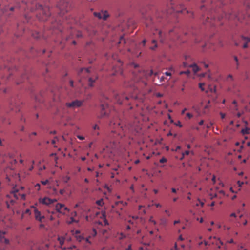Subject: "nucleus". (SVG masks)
<instances>
[{
  "label": "nucleus",
  "instance_id": "13d9d810",
  "mask_svg": "<svg viewBox=\"0 0 250 250\" xmlns=\"http://www.w3.org/2000/svg\"><path fill=\"white\" fill-rule=\"evenodd\" d=\"M210 199H212L213 198L216 197L217 196V195L216 194H215L214 195L210 194Z\"/></svg>",
  "mask_w": 250,
  "mask_h": 250
},
{
  "label": "nucleus",
  "instance_id": "dca6fc26",
  "mask_svg": "<svg viewBox=\"0 0 250 250\" xmlns=\"http://www.w3.org/2000/svg\"><path fill=\"white\" fill-rule=\"evenodd\" d=\"M189 67L192 68V70L194 73H197L199 71V67L195 63L190 65Z\"/></svg>",
  "mask_w": 250,
  "mask_h": 250
},
{
  "label": "nucleus",
  "instance_id": "7c9ffc66",
  "mask_svg": "<svg viewBox=\"0 0 250 250\" xmlns=\"http://www.w3.org/2000/svg\"><path fill=\"white\" fill-rule=\"evenodd\" d=\"M78 222V221H76V220L73 218V217H71L70 218V221H68V223L69 224H72V223H73V222Z\"/></svg>",
  "mask_w": 250,
  "mask_h": 250
},
{
  "label": "nucleus",
  "instance_id": "79ce46f5",
  "mask_svg": "<svg viewBox=\"0 0 250 250\" xmlns=\"http://www.w3.org/2000/svg\"><path fill=\"white\" fill-rule=\"evenodd\" d=\"M48 180H45L44 181H42L41 183L43 185H46L48 183Z\"/></svg>",
  "mask_w": 250,
  "mask_h": 250
},
{
  "label": "nucleus",
  "instance_id": "4be33fe9",
  "mask_svg": "<svg viewBox=\"0 0 250 250\" xmlns=\"http://www.w3.org/2000/svg\"><path fill=\"white\" fill-rule=\"evenodd\" d=\"M70 179V177L68 176H65L62 177V181L63 182L66 183H67L69 180Z\"/></svg>",
  "mask_w": 250,
  "mask_h": 250
},
{
  "label": "nucleus",
  "instance_id": "c9c22d12",
  "mask_svg": "<svg viewBox=\"0 0 250 250\" xmlns=\"http://www.w3.org/2000/svg\"><path fill=\"white\" fill-rule=\"evenodd\" d=\"M120 203H123V202L122 201H117V202H116L115 203V205H113L112 206V208H115V207L116 206H117Z\"/></svg>",
  "mask_w": 250,
  "mask_h": 250
},
{
  "label": "nucleus",
  "instance_id": "f704fd0d",
  "mask_svg": "<svg viewBox=\"0 0 250 250\" xmlns=\"http://www.w3.org/2000/svg\"><path fill=\"white\" fill-rule=\"evenodd\" d=\"M242 133L243 134H248L249 133V130L248 129H243L241 131Z\"/></svg>",
  "mask_w": 250,
  "mask_h": 250
},
{
  "label": "nucleus",
  "instance_id": "393cba45",
  "mask_svg": "<svg viewBox=\"0 0 250 250\" xmlns=\"http://www.w3.org/2000/svg\"><path fill=\"white\" fill-rule=\"evenodd\" d=\"M152 42V43L154 44V46L151 47L150 49L152 50H154L157 47L156 40H153Z\"/></svg>",
  "mask_w": 250,
  "mask_h": 250
},
{
  "label": "nucleus",
  "instance_id": "052dcab7",
  "mask_svg": "<svg viewBox=\"0 0 250 250\" xmlns=\"http://www.w3.org/2000/svg\"><path fill=\"white\" fill-rule=\"evenodd\" d=\"M178 240L183 241L184 240V238H183L182 235H180L178 237Z\"/></svg>",
  "mask_w": 250,
  "mask_h": 250
},
{
  "label": "nucleus",
  "instance_id": "4468645a",
  "mask_svg": "<svg viewBox=\"0 0 250 250\" xmlns=\"http://www.w3.org/2000/svg\"><path fill=\"white\" fill-rule=\"evenodd\" d=\"M97 235V231L95 229H93L92 232L90 234L89 237L88 238H85V241L89 244H90L91 242L89 241V239L92 237H95Z\"/></svg>",
  "mask_w": 250,
  "mask_h": 250
},
{
  "label": "nucleus",
  "instance_id": "bb28decb",
  "mask_svg": "<svg viewBox=\"0 0 250 250\" xmlns=\"http://www.w3.org/2000/svg\"><path fill=\"white\" fill-rule=\"evenodd\" d=\"M76 237L77 238V240L79 242H81L83 240H85V239H84V238L83 236H82L81 235H76Z\"/></svg>",
  "mask_w": 250,
  "mask_h": 250
},
{
  "label": "nucleus",
  "instance_id": "72a5a7b5",
  "mask_svg": "<svg viewBox=\"0 0 250 250\" xmlns=\"http://www.w3.org/2000/svg\"><path fill=\"white\" fill-rule=\"evenodd\" d=\"M216 244L218 248H221V246L223 245V243L221 241L219 240H218V242H217Z\"/></svg>",
  "mask_w": 250,
  "mask_h": 250
},
{
  "label": "nucleus",
  "instance_id": "58836bf2",
  "mask_svg": "<svg viewBox=\"0 0 250 250\" xmlns=\"http://www.w3.org/2000/svg\"><path fill=\"white\" fill-rule=\"evenodd\" d=\"M167 162V159H166L165 158H164V157L162 158L160 160V162L161 163H165V162Z\"/></svg>",
  "mask_w": 250,
  "mask_h": 250
},
{
  "label": "nucleus",
  "instance_id": "3c124183",
  "mask_svg": "<svg viewBox=\"0 0 250 250\" xmlns=\"http://www.w3.org/2000/svg\"><path fill=\"white\" fill-rule=\"evenodd\" d=\"M171 190L172 193H176L178 189H176L175 188H172Z\"/></svg>",
  "mask_w": 250,
  "mask_h": 250
},
{
  "label": "nucleus",
  "instance_id": "0eeeda50",
  "mask_svg": "<svg viewBox=\"0 0 250 250\" xmlns=\"http://www.w3.org/2000/svg\"><path fill=\"white\" fill-rule=\"evenodd\" d=\"M83 104V101L76 100L71 102L66 103L67 107L71 109H75L81 107Z\"/></svg>",
  "mask_w": 250,
  "mask_h": 250
},
{
  "label": "nucleus",
  "instance_id": "c756f323",
  "mask_svg": "<svg viewBox=\"0 0 250 250\" xmlns=\"http://www.w3.org/2000/svg\"><path fill=\"white\" fill-rule=\"evenodd\" d=\"M63 237H64L65 240L66 241V242H70L71 240V237L68 236L67 234H65L64 236H63Z\"/></svg>",
  "mask_w": 250,
  "mask_h": 250
},
{
  "label": "nucleus",
  "instance_id": "5fc2aeb1",
  "mask_svg": "<svg viewBox=\"0 0 250 250\" xmlns=\"http://www.w3.org/2000/svg\"><path fill=\"white\" fill-rule=\"evenodd\" d=\"M21 197V199H22V200H25V195L23 194H21L20 195Z\"/></svg>",
  "mask_w": 250,
  "mask_h": 250
},
{
  "label": "nucleus",
  "instance_id": "4c0bfd02",
  "mask_svg": "<svg viewBox=\"0 0 250 250\" xmlns=\"http://www.w3.org/2000/svg\"><path fill=\"white\" fill-rule=\"evenodd\" d=\"M100 127L98 126L97 125H95L93 127V131H95L96 130H99Z\"/></svg>",
  "mask_w": 250,
  "mask_h": 250
},
{
  "label": "nucleus",
  "instance_id": "6ab92c4d",
  "mask_svg": "<svg viewBox=\"0 0 250 250\" xmlns=\"http://www.w3.org/2000/svg\"><path fill=\"white\" fill-rule=\"evenodd\" d=\"M97 78V77H95L94 78H92V77H89L88 78V83H89V85L90 86H92L93 85H92L93 83L95 82V81Z\"/></svg>",
  "mask_w": 250,
  "mask_h": 250
},
{
  "label": "nucleus",
  "instance_id": "9b49d317",
  "mask_svg": "<svg viewBox=\"0 0 250 250\" xmlns=\"http://www.w3.org/2000/svg\"><path fill=\"white\" fill-rule=\"evenodd\" d=\"M215 0H203L202 2L204 3L203 5L201 6V10L204 12L205 10H207L208 9H210V7L208 5L209 3H213Z\"/></svg>",
  "mask_w": 250,
  "mask_h": 250
},
{
  "label": "nucleus",
  "instance_id": "6e6552de",
  "mask_svg": "<svg viewBox=\"0 0 250 250\" xmlns=\"http://www.w3.org/2000/svg\"><path fill=\"white\" fill-rule=\"evenodd\" d=\"M56 210L57 212L62 214H65L69 211V209L63 204L57 203L55 206Z\"/></svg>",
  "mask_w": 250,
  "mask_h": 250
},
{
  "label": "nucleus",
  "instance_id": "c03bdc74",
  "mask_svg": "<svg viewBox=\"0 0 250 250\" xmlns=\"http://www.w3.org/2000/svg\"><path fill=\"white\" fill-rule=\"evenodd\" d=\"M149 221L153 223L154 225L156 224V222L153 219L152 217H150V218L149 219Z\"/></svg>",
  "mask_w": 250,
  "mask_h": 250
},
{
  "label": "nucleus",
  "instance_id": "f8f14e48",
  "mask_svg": "<svg viewBox=\"0 0 250 250\" xmlns=\"http://www.w3.org/2000/svg\"><path fill=\"white\" fill-rule=\"evenodd\" d=\"M58 240L59 242L60 246L61 248V249L63 250H67V247L63 246V245L66 242L64 237L59 236L58 237Z\"/></svg>",
  "mask_w": 250,
  "mask_h": 250
},
{
  "label": "nucleus",
  "instance_id": "0e129e2a",
  "mask_svg": "<svg viewBox=\"0 0 250 250\" xmlns=\"http://www.w3.org/2000/svg\"><path fill=\"white\" fill-rule=\"evenodd\" d=\"M158 34H159V38H161L162 37V32L161 31H159L158 32Z\"/></svg>",
  "mask_w": 250,
  "mask_h": 250
},
{
  "label": "nucleus",
  "instance_id": "09e8293b",
  "mask_svg": "<svg viewBox=\"0 0 250 250\" xmlns=\"http://www.w3.org/2000/svg\"><path fill=\"white\" fill-rule=\"evenodd\" d=\"M189 151H185L183 153V155L184 156V155H189Z\"/></svg>",
  "mask_w": 250,
  "mask_h": 250
},
{
  "label": "nucleus",
  "instance_id": "2eb2a0df",
  "mask_svg": "<svg viewBox=\"0 0 250 250\" xmlns=\"http://www.w3.org/2000/svg\"><path fill=\"white\" fill-rule=\"evenodd\" d=\"M242 40L244 42L243 47L246 48L248 47V43L250 42V38L248 37H242Z\"/></svg>",
  "mask_w": 250,
  "mask_h": 250
},
{
  "label": "nucleus",
  "instance_id": "a211bd4d",
  "mask_svg": "<svg viewBox=\"0 0 250 250\" xmlns=\"http://www.w3.org/2000/svg\"><path fill=\"white\" fill-rule=\"evenodd\" d=\"M90 68H82L80 69V70L78 72V75L79 76H80L81 75V74L83 72V71H84L85 73H89V70H90Z\"/></svg>",
  "mask_w": 250,
  "mask_h": 250
},
{
  "label": "nucleus",
  "instance_id": "a878e982",
  "mask_svg": "<svg viewBox=\"0 0 250 250\" xmlns=\"http://www.w3.org/2000/svg\"><path fill=\"white\" fill-rule=\"evenodd\" d=\"M70 250H79L75 245L67 247V249Z\"/></svg>",
  "mask_w": 250,
  "mask_h": 250
},
{
  "label": "nucleus",
  "instance_id": "338daca9",
  "mask_svg": "<svg viewBox=\"0 0 250 250\" xmlns=\"http://www.w3.org/2000/svg\"><path fill=\"white\" fill-rule=\"evenodd\" d=\"M126 250H132L131 245H129L126 248Z\"/></svg>",
  "mask_w": 250,
  "mask_h": 250
},
{
  "label": "nucleus",
  "instance_id": "8fccbe9b",
  "mask_svg": "<svg viewBox=\"0 0 250 250\" xmlns=\"http://www.w3.org/2000/svg\"><path fill=\"white\" fill-rule=\"evenodd\" d=\"M161 224H162V225H165L166 224V220L162 219L161 220Z\"/></svg>",
  "mask_w": 250,
  "mask_h": 250
},
{
  "label": "nucleus",
  "instance_id": "473e14b6",
  "mask_svg": "<svg viewBox=\"0 0 250 250\" xmlns=\"http://www.w3.org/2000/svg\"><path fill=\"white\" fill-rule=\"evenodd\" d=\"M204 83H200L199 84V87L201 89V90L203 91H204Z\"/></svg>",
  "mask_w": 250,
  "mask_h": 250
},
{
  "label": "nucleus",
  "instance_id": "9d476101",
  "mask_svg": "<svg viewBox=\"0 0 250 250\" xmlns=\"http://www.w3.org/2000/svg\"><path fill=\"white\" fill-rule=\"evenodd\" d=\"M34 217L35 219L40 222H43L45 218L44 216L42 215L41 213L36 208H34Z\"/></svg>",
  "mask_w": 250,
  "mask_h": 250
},
{
  "label": "nucleus",
  "instance_id": "680f3d73",
  "mask_svg": "<svg viewBox=\"0 0 250 250\" xmlns=\"http://www.w3.org/2000/svg\"><path fill=\"white\" fill-rule=\"evenodd\" d=\"M97 130H96L95 131H93L94 134H95L96 135H99V132Z\"/></svg>",
  "mask_w": 250,
  "mask_h": 250
},
{
  "label": "nucleus",
  "instance_id": "39448f33",
  "mask_svg": "<svg viewBox=\"0 0 250 250\" xmlns=\"http://www.w3.org/2000/svg\"><path fill=\"white\" fill-rule=\"evenodd\" d=\"M104 98H103L102 100V102L104 103L101 104V110L100 114L98 115V118H99L108 116L110 112V108L108 105V102L104 101Z\"/></svg>",
  "mask_w": 250,
  "mask_h": 250
},
{
  "label": "nucleus",
  "instance_id": "5701e85b",
  "mask_svg": "<svg viewBox=\"0 0 250 250\" xmlns=\"http://www.w3.org/2000/svg\"><path fill=\"white\" fill-rule=\"evenodd\" d=\"M32 36L34 38L38 39L40 37L41 34L38 32H34L32 33Z\"/></svg>",
  "mask_w": 250,
  "mask_h": 250
},
{
  "label": "nucleus",
  "instance_id": "603ef678",
  "mask_svg": "<svg viewBox=\"0 0 250 250\" xmlns=\"http://www.w3.org/2000/svg\"><path fill=\"white\" fill-rule=\"evenodd\" d=\"M77 137L81 140H83L84 139V137L82 136L78 135Z\"/></svg>",
  "mask_w": 250,
  "mask_h": 250
},
{
  "label": "nucleus",
  "instance_id": "f03ea898",
  "mask_svg": "<svg viewBox=\"0 0 250 250\" xmlns=\"http://www.w3.org/2000/svg\"><path fill=\"white\" fill-rule=\"evenodd\" d=\"M205 15H207V16L205 23H209L211 26H214L217 25V22H218L221 20V18L223 19L224 18L225 19L229 20L237 19L238 21H240L241 22H242V21H241L240 19L239 15L236 14L234 12L229 13L228 14L224 13L223 16H222L221 17H218L217 19H216L214 17V15H213L212 12H210L209 13H208V12L205 13L204 14L202 15L203 18H204V17L205 16Z\"/></svg>",
  "mask_w": 250,
  "mask_h": 250
},
{
  "label": "nucleus",
  "instance_id": "cd10ccee",
  "mask_svg": "<svg viewBox=\"0 0 250 250\" xmlns=\"http://www.w3.org/2000/svg\"><path fill=\"white\" fill-rule=\"evenodd\" d=\"M234 59L235 61L236 62V69H238L239 68V66L238 59L236 56H234Z\"/></svg>",
  "mask_w": 250,
  "mask_h": 250
},
{
  "label": "nucleus",
  "instance_id": "e433bc0d",
  "mask_svg": "<svg viewBox=\"0 0 250 250\" xmlns=\"http://www.w3.org/2000/svg\"><path fill=\"white\" fill-rule=\"evenodd\" d=\"M35 188H36V189H37L38 191L40 190V184L38 183L37 184L35 185Z\"/></svg>",
  "mask_w": 250,
  "mask_h": 250
},
{
  "label": "nucleus",
  "instance_id": "de8ad7c7",
  "mask_svg": "<svg viewBox=\"0 0 250 250\" xmlns=\"http://www.w3.org/2000/svg\"><path fill=\"white\" fill-rule=\"evenodd\" d=\"M176 125L179 126L180 127H181L182 126V125H181V123L180 121H178L177 123H176Z\"/></svg>",
  "mask_w": 250,
  "mask_h": 250
},
{
  "label": "nucleus",
  "instance_id": "ddd939ff",
  "mask_svg": "<svg viewBox=\"0 0 250 250\" xmlns=\"http://www.w3.org/2000/svg\"><path fill=\"white\" fill-rule=\"evenodd\" d=\"M49 247L48 244H46L44 248H41L37 245H34L31 247V250H47Z\"/></svg>",
  "mask_w": 250,
  "mask_h": 250
},
{
  "label": "nucleus",
  "instance_id": "f3484780",
  "mask_svg": "<svg viewBox=\"0 0 250 250\" xmlns=\"http://www.w3.org/2000/svg\"><path fill=\"white\" fill-rule=\"evenodd\" d=\"M18 192V190L15 189L12 191L10 193L11 195L13 196L15 200H17L19 198V195H20V194H17Z\"/></svg>",
  "mask_w": 250,
  "mask_h": 250
},
{
  "label": "nucleus",
  "instance_id": "774afa93",
  "mask_svg": "<svg viewBox=\"0 0 250 250\" xmlns=\"http://www.w3.org/2000/svg\"><path fill=\"white\" fill-rule=\"evenodd\" d=\"M165 212L167 214L168 216H170V214L168 210H165Z\"/></svg>",
  "mask_w": 250,
  "mask_h": 250
},
{
  "label": "nucleus",
  "instance_id": "864d4df0",
  "mask_svg": "<svg viewBox=\"0 0 250 250\" xmlns=\"http://www.w3.org/2000/svg\"><path fill=\"white\" fill-rule=\"evenodd\" d=\"M220 115H221V118H222V119H224V118H225V116H226L225 114H224V113H223L221 112V113H220Z\"/></svg>",
  "mask_w": 250,
  "mask_h": 250
},
{
  "label": "nucleus",
  "instance_id": "4d7b16f0",
  "mask_svg": "<svg viewBox=\"0 0 250 250\" xmlns=\"http://www.w3.org/2000/svg\"><path fill=\"white\" fill-rule=\"evenodd\" d=\"M230 217H236L237 215L235 213H232L230 215Z\"/></svg>",
  "mask_w": 250,
  "mask_h": 250
},
{
  "label": "nucleus",
  "instance_id": "412c9836",
  "mask_svg": "<svg viewBox=\"0 0 250 250\" xmlns=\"http://www.w3.org/2000/svg\"><path fill=\"white\" fill-rule=\"evenodd\" d=\"M109 17V14H108L107 12L106 11H105L103 14V15H102V19L105 20L106 19Z\"/></svg>",
  "mask_w": 250,
  "mask_h": 250
},
{
  "label": "nucleus",
  "instance_id": "37998d69",
  "mask_svg": "<svg viewBox=\"0 0 250 250\" xmlns=\"http://www.w3.org/2000/svg\"><path fill=\"white\" fill-rule=\"evenodd\" d=\"M3 242L5 243V244H8L9 242V241L8 239L5 238V237H4V238L3 239Z\"/></svg>",
  "mask_w": 250,
  "mask_h": 250
},
{
  "label": "nucleus",
  "instance_id": "423d86ee",
  "mask_svg": "<svg viewBox=\"0 0 250 250\" xmlns=\"http://www.w3.org/2000/svg\"><path fill=\"white\" fill-rule=\"evenodd\" d=\"M57 6L60 11L59 13L60 16L64 15L70 9L69 4L65 0H61L58 3Z\"/></svg>",
  "mask_w": 250,
  "mask_h": 250
},
{
  "label": "nucleus",
  "instance_id": "7ed1b4c3",
  "mask_svg": "<svg viewBox=\"0 0 250 250\" xmlns=\"http://www.w3.org/2000/svg\"><path fill=\"white\" fill-rule=\"evenodd\" d=\"M37 8L40 11L38 18L41 21L46 20L51 14L50 9L48 7H43L41 5H38Z\"/></svg>",
  "mask_w": 250,
  "mask_h": 250
},
{
  "label": "nucleus",
  "instance_id": "69168bd1",
  "mask_svg": "<svg viewBox=\"0 0 250 250\" xmlns=\"http://www.w3.org/2000/svg\"><path fill=\"white\" fill-rule=\"evenodd\" d=\"M165 74L166 75H167V76H171V73H170V72H166L165 73Z\"/></svg>",
  "mask_w": 250,
  "mask_h": 250
},
{
  "label": "nucleus",
  "instance_id": "bf43d9fd",
  "mask_svg": "<svg viewBox=\"0 0 250 250\" xmlns=\"http://www.w3.org/2000/svg\"><path fill=\"white\" fill-rule=\"evenodd\" d=\"M59 192L61 195H62V194H63V193L64 192V189H60L59 191Z\"/></svg>",
  "mask_w": 250,
  "mask_h": 250
},
{
  "label": "nucleus",
  "instance_id": "c85d7f7f",
  "mask_svg": "<svg viewBox=\"0 0 250 250\" xmlns=\"http://www.w3.org/2000/svg\"><path fill=\"white\" fill-rule=\"evenodd\" d=\"M96 204L98 205V206H103V205L104 204V202H103V200L102 199H100L99 200H97L96 201Z\"/></svg>",
  "mask_w": 250,
  "mask_h": 250
},
{
  "label": "nucleus",
  "instance_id": "6e6d98bb",
  "mask_svg": "<svg viewBox=\"0 0 250 250\" xmlns=\"http://www.w3.org/2000/svg\"><path fill=\"white\" fill-rule=\"evenodd\" d=\"M15 200H16L11 199L10 201V204H12V205H14L15 203V202H16Z\"/></svg>",
  "mask_w": 250,
  "mask_h": 250
},
{
  "label": "nucleus",
  "instance_id": "2f4dec72",
  "mask_svg": "<svg viewBox=\"0 0 250 250\" xmlns=\"http://www.w3.org/2000/svg\"><path fill=\"white\" fill-rule=\"evenodd\" d=\"M190 72L189 70H187V71H181L179 72L180 75H182L184 74H185L187 75H189V74H190Z\"/></svg>",
  "mask_w": 250,
  "mask_h": 250
},
{
  "label": "nucleus",
  "instance_id": "f257e3e1",
  "mask_svg": "<svg viewBox=\"0 0 250 250\" xmlns=\"http://www.w3.org/2000/svg\"><path fill=\"white\" fill-rule=\"evenodd\" d=\"M109 125L113 128L112 132L116 133L121 138L123 136H125L129 133H133L134 131L138 132L139 127L135 125L128 124V125H123L121 124L119 121H111L110 122Z\"/></svg>",
  "mask_w": 250,
  "mask_h": 250
},
{
  "label": "nucleus",
  "instance_id": "ea45409f",
  "mask_svg": "<svg viewBox=\"0 0 250 250\" xmlns=\"http://www.w3.org/2000/svg\"><path fill=\"white\" fill-rule=\"evenodd\" d=\"M237 184H238L239 187L240 188L244 184V182H241L240 181H237Z\"/></svg>",
  "mask_w": 250,
  "mask_h": 250
},
{
  "label": "nucleus",
  "instance_id": "a18cd8bd",
  "mask_svg": "<svg viewBox=\"0 0 250 250\" xmlns=\"http://www.w3.org/2000/svg\"><path fill=\"white\" fill-rule=\"evenodd\" d=\"M186 116L189 118L190 119L193 117L192 114L189 113H188L186 114Z\"/></svg>",
  "mask_w": 250,
  "mask_h": 250
},
{
  "label": "nucleus",
  "instance_id": "a19ab883",
  "mask_svg": "<svg viewBox=\"0 0 250 250\" xmlns=\"http://www.w3.org/2000/svg\"><path fill=\"white\" fill-rule=\"evenodd\" d=\"M229 79H230L231 81H233L234 80L233 76L232 75H231V74L228 75V76L227 77V80H228Z\"/></svg>",
  "mask_w": 250,
  "mask_h": 250
},
{
  "label": "nucleus",
  "instance_id": "e2e57ef3",
  "mask_svg": "<svg viewBox=\"0 0 250 250\" xmlns=\"http://www.w3.org/2000/svg\"><path fill=\"white\" fill-rule=\"evenodd\" d=\"M212 125V124L211 123H209V124L207 125V127L208 128H209Z\"/></svg>",
  "mask_w": 250,
  "mask_h": 250
},
{
  "label": "nucleus",
  "instance_id": "49530a36",
  "mask_svg": "<svg viewBox=\"0 0 250 250\" xmlns=\"http://www.w3.org/2000/svg\"><path fill=\"white\" fill-rule=\"evenodd\" d=\"M198 201H199V203H197L196 206H199V205H200L202 207H203L204 205V203L199 200Z\"/></svg>",
  "mask_w": 250,
  "mask_h": 250
},
{
  "label": "nucleus",
  "instance_id": "b1692460",
  "mask_svg": "<svg viewBox=\"0 0 250 250\" xmlns=\"http://www.w3.org/2000/svg\"><path fill=\"white\" fill-rule=\"evenodd\" d=\"M93 14L95 17H97V18H98V19H102V14L101 13L95 12H94Z\"/></svg>",
  "mask_w": 250,
  "mask_h": 250
},
{
  "label": "nucleus",
  "instance_id": "1a4fd4ad",
  "mask_svg": "<svg viewBox=\"0 0 250 250\" xmlns=\"http://www.w3.org/2000/svg\"><path fill=\"white\" fill-rule=\"evenodd\" d=\"M39 201L41 203L46 205L50 206L53 203L57 202L56 199H50L48 197H44L43 198H40Z\"/></svg>",
  "mask_w": 250,
  "mask_h": 250
},
{
  "label": "nucleus",
  "instance_id": "20e7f679",
  "mask_svg": "<svg viewBox=\"0 0 250 250\" xmlns=\"http://www.w3.org/2000/svg\"><path fill=\"white\" fill-rule=\"evenodd\" d=\"M137 86H134L133 87V90H134V93L132 94L130 96H125L124 94L119 95V94H116L115 96V100H116V102L121 104L122 103V100L124 98H125L126 100H128L130 98H133L136 99L138 98V96L137 95V93L138 91V90L137 89Z\"/></svg>",
  "mask_w": 250,
  "mask_h": 250
},
{
  "label": "nucleus",
  "instance_id": "aec40b11",
  "mask_svg": "<svg viewBox=\"0 0 250 250\" xmlns=\"http://www.w3.org/2000/svg\"><path fill=\"white\" fill-rule=\"evenodd\" d=\"M6 232L5 231H0V242H3V239L4 237Z\"/></svg>",
  "mask_w": 250,
  "mask_h": 250
}]
</instances>
